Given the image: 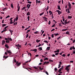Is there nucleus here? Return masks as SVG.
Returning <instances> with one entry per match:
<instances>
[{"mask_svg": "<svg viewBox=\"0 0 75 75\" xmlns=\"http://www.w3.org/2000/svg\"><path fill=\"white\" fill-rule=\"evenodd\" d=\"M30 6H31V4H28L27 5V8H28V9H29Z\"/></svg>", "mask_w": 75, "mask_h": 75, "instance_id": "nucleus-1", "label": "nucleus"}, {"mask_svg": "<svg viewBox=\"0 0 75 75\" xmlns=\"http://www.w3.org/2000/svg\"><path fill=\"white\" fill-rule=\"evenodd\" d=\"M13 18H11L10 19V24H13V21L12 20V19Z\"/></svg>", "mask_w": 75, "mask_h": 75, "instance_id": "nucleus-2", "label": "nucleus"}, {"mask_svg": "<svg viewBox=\"0 0 75 75\" xmlns=\"http://www.w3.org/2000/svg\"><path fill=\"white\" fill-rule=\"evenodd\" d=\"M6 52H7L8 54H11L12 53L11 51V50H7Z\"/></svg>", "mask_w": 75, "mask_h": 75, "instance_id": "nucleus-3", "label": "nucleus"}, {"mask_svg": "<svg viewBox=\"0 0 75 75\" xmlns=\"http://www.w3.org/2000/svg\"><path fill=\"white\" fill-rule=\"evenodd\" d=\"M15 46H16V47H17L18 48V47H20V48H21V45L19 44H18V45H15Z\"/></svg>", "mask_w": 75, "mask_h": 75, "instance_id": "nucleus-4", "label": "nucleus"}, {"mask_svg": "<svg viewBox=\"0 0 75 75\" xmlns=\"http://www.w3.org/2000/svg\"><path fill=\"white\" fill-rule=\"evenodd\" d=\"M49 62H48V61L45 62H44L43 65H45V64H46V65H47V64H49Z\"/></svg>", "mask_w": 75, "mask_h": 75, "instance_id": "nucleus-5", "label": "nucleus"}, {"mask_svg": "<svg viewBox=\"0 0 75 75\" xmlns=\"http://www.w3.org/2000/svg\"><path fill=\"white\" fill-rule=\"evenodd\" d=\"M57 8L58 10H61V8L60 7V5H57Z\"/></svg>", "mask_w": 75, "mask_h": 75, "instance_id": "nucleus-6", "label": "nucleus"}, {"mask_svg": "<svg viewBox=\"0 0 75 75\" xmlns=\"http://www.w3.org/2000/svg\"><path fill=\"white\" fill-rule=\"evenodd\" d=\"M56 12H57L58 13V14L59 15H60V11L59 10H57L56 11Z\"/></svg>", "mask_w": 75, "mask_h": 75, "instance_id": "nucleus-7", "label": "nucleus"}, {"mask_svg": "<svg viewBox=\"0 0 75 75\" xmlns=\"http://www.w3.org/2000/svg\"><path fill=\"white\" fill-rule=\"evenodd\" d=\"M16 65H17L16 67H19V66L21 65V63H18L16 64Z\"/></svg>", "mask_w": 75, "mask_h": 75, "instance_id": "nucleus-8", "label": "nucleus"}, {"mask_svg": "<svg viewBox=\"0 0 75 75\" xmlns=\"http://www.w3.org/2000/svg\"><path fill=\"white\" fill-rule=\"evenodd\" d=\"M54 52L55 53H56V52H59V50L58 49L57 50L54 51Z\"/></svg>", "mask_w": 75, "mask_h": 75, "instance_id": "nucleus-9", "label": "nucleus"}, {"mask_svg": "<svg viewBox=\"0 0 75 75\" xmlns=\"http://www.w3.org/2000/svg\"><path fill=\"white\" fill-rule=\"evenodd\" d=\"M8 40H9V41H12L13 40H12V39H11V38L9 37L8 38Z\"/></svg>", "mask_w": 75, "mask_h": 75, "instance_id": "nucleus-10", "label": "nucleus"}, {"mask_svg": "<svg viewBox=\"0 0 75 75\" xmlns=\"http://www.w3.org/2000/svg\"><path fill=\"white\" fill-rule=\"evenodd\" d=\"M2 45H3L5 43V41L3 40L2 42Z\"/></svg>", "mask_w": 75, "mask_h": 75, "instance_id": "nucleus-11", "label": "nucleus"}, {"mask_svg": "<svg viewBox=\"0 0 75 75\" xmlns=\"http://www.w3.org/2000/svg\"><path fill=\"white\" fill-rule=\"evenodd\" d=\"M59 34L58 33H57L56 34L54 33V34L53 35H55V36H57V35H58Z\"/></svg>", "mask_w": 75, "mask_h": 75, "instance_id": "nucleus-12", "label": "nucleus"}, {"mask_svg": "<svg viewBox=\"0 0 75 75\" xmlns=\"http://www.w3.org/2000/svg\"><path fill=\"white\" fill-rule=\"evenodd\" d=\"M5 46L7 48H9V47L8 46V45L7 44L5 45Z\"/></svg>", "mask_w": 75, "mask_h": 75, "instance_id": "nucleus-13", "label": "nucleus"}, {"mask_svg": "<svg viewBox=\"0 0 75 75\" xmlns=\"http://www.w3.org/2000/svg\"><path fill=\"white\" fill-rule=\"evenodd\" d=\"M30 12L28 11L27 13V16H30Z\"/></svg>", "mask_w": 75, "mask_h": 75, "instance_id": "nucleus-14", "label": "nucleus"}, {"mask_svg": "<svg viewBox=\"0 0 75 75\" xmlns=\"http://www.w3.org/2000/svg\"><path fill=\"white\" fill-rule=\"evenodd\" d=\"M9 31H10V33H11V35H12V33H13V30H9Z\"/></svg>", "mask_w": 75, "mask_h": 75, "instance_id": "nucleus-15", "label": "nucleus"}, {"mask_svg": "<svg viewBox=\"0 0 75 75\" xmlns=\"http://www.w3.org/2000/svg\"><path fill=\"white\" fill-rule=\"evenodd\" d=\"M18 20V16H17L16 18L15 21H17Z\"/></svg>", "mask_w": 75, "mask_h": 75, "instance_id": "nucleus-16", "label": "nucleus"}, {"mask_svg": "<svg viewBox=\"0 0 75 75\" xmlns=\"http://www.w3.org/2000/svg\"><path fill=\"white\" fill-rule=\"evenodd\" d=\"M50 47H47V51H48L50 50Z\"/></svg>", "mask_w": 75, "mask_h": 75, "instance_id": "nucleus-17", "label": "nucleus"}, {"mask_svg": "<svg viewBox=\"0 0 75 75\" xmlns=\"http://www.w3.org/2000/svg\"><path fill=\"white\" fill-rule=\"evenodd\" d=\"M66 34H68V35H69V32L68 31H67L66 32Z\"/></svg>", "mask_w": 75, "mask_h": 75, "instance_id": "nucleus-18", "label": "nucleus"}, {"mask_svg": "<svg viewBox=\"0 0 75 75\" xmlns=\"http://www.w3.org/2000/svg\"><path fill=\"white\" fill-rule=\"evenodd\" d=\"M40 40H38V39H37V40H36V42H38H38H40Z\"/></svg>", "mask_w": 75, "mask_h": 75, "instance_id": "nucleus-19", "label": "nucleus"}, {"mask_svg": "<svg viewBox=\"0 0 75 75\" xmlns=\"http://www.w3.org/2000/svg\"><path fill=\"white\" fill-rule=\"evenodd\" d=\"M26 8V7L25 6L23 7V8H22L21 10H24V9H25Z\"/></svg>", "mask_w": 75, "mask_h": 75, "instance_id": "nucleus-20", "label": "nucleus"}, {"mask_svg": "<svg viewBox=\"0 0 75 75\" xmlns=\"http://www.w3.org/2000/svg\"><path fill=\"white\" fill-rule=\"evenodd\" d=\"M68 18H70V19L72 18V16H68Z\"/></svg>", "mask_w": 75, "mask_h": 75, "instance_id": "nucleus-21", "label": "nucleus"}, {"mask_svg": "<svg viewBox=\"0 0 75 75\" xmlns=\"http://www.w3.org/2000/svg\"><path fill=\"white\" fill-rule=\"evenodd\" d=\"M43 18H44V19L45 20H46L47 19V18H46L45 17V16L43 17Z\"/></svg>", "mask_w": 75, "mask_h": 75, "instance_id": "nucleus-22", "label": "nucleus"}, {"mask_svg": "<svg viewBox=\"0 0 75 75\" xmlns=\"http://www.w3.org/2000/svg\"><path fill=\"white\" fill-rule=\"evenodd\" d=\"M68 5H69V7H70L71 6V4H70V3H69V2Z\"/></svg>", "mask_w": 75, "mask_h": 75, "instance_id": "nucleus-23", "label": "nucleus"}, {"mask_svg": "<svg viewBox=\"0 0 75 75\" xmlns=\"http://www.w3.org/2000/svg\"><path fill=\"white\" fill-rule=\"evenodd\" d=\"M11 8H13V4H11Z\"/></svg>", "mask_w": 75, "mask_h": 75, "instance_id": "nucleus-24", "label": "nucleus"}, {"mask_svg": "<svg viewBox=\"0 0 75 75\" xmlns=\"http://www.w3.org/2000/svg\"><path fill=\"white\" fill-rule=\"evenodd\" d=\"M45 42L46 43H48V42L47 40H45L43 42Z\"/></svg>", "mask_w": 75, "mask_h": 75, "instance_id": "nucleus-25", "label": "nucleus"}, {"mask_svg": "<svg viewBox=\"0 0 75 75\" xmlns=\"http://www.w3.org/2000/svg\"><path fill=\"white\" fill-rule=\"evenodd\" d=\"M34 34H38V31H36V32H34Z\"/></svg>", "mask_w": 75, "mask_h": 75, "instance_id": "nucleus-26", "label": "nucleus"}, {"mask_svg": "<svg viewBox=\"0 0 75 75\" xmlns=\"http://www.w3.org/2000/svg\"><path fill=\"white\" fill-rule=\"evenodd\" d=\"M20 6H18V12L20 10Z\"/></svg>", "mask_w": 75, "mask_h": 75, "instance_id": "nucleus-27", "label": "nucleus"}, {"mask_svg": "<svg viewBox=\"0 0 75 75\" xmlns=\"http://www.w3.org/2000/svg\"><path fill=\"white\" fill-rule=\"evenodd\" d=\"M28 55H30V57H31V54L30 53H28Z\"/></svg>", "mask_w": 75, "mask_h": 75, "instance_id": "nucleus-28", "label": "nucleus"}, {"mask_svg": "<svg viewBox=\"0 0 75 75\" xmlns=\"http://www.w3.org/2000/svg\"><path fill=\"white\" fill-rule=\"evenodd\" d=\"M44 13V12H43L42 13H40V16H42Z\"/></svg>", "mask_w": 75, "mask_h": 75, "instance_id": "nucleus-29", "label": "nucleus"}, {"mask_svg": "<svg viewBox=\"0 0 75 75\" xmlns=\"http://www.w3.org/2000/svg\"><path fill=\"white\" fill-rule=\"evenodd\" d=\"M9 40H6V43H9Z\"/></svg>", "mask_w": 75, "mask_h": 75, "instance_id": "nucleus-30", "label": "nucleus"}, {"mask_svg": "<svg viewBox=\"0 0 75 75\" xmlns=\"http://www.w3.org/2000/svg\"><path fill=\"white\" fill-rule=\"evenodd\" d=\"M28 3H29V4H31L32 2L31 1H28L27 2Z\"/></svg>", "mask_w": 75, "mask_h": 75, "instance_id": "nucleus-31", "label": "nucleus"}, {"mask_svg": "<svg viewBox=\"0 0 75 75\" xmlns=\"http://www.w3.org/2000/svg\"><path fill=\"white\" fill-rule=\"evenodd\" d=\"M6 24H2V26H3V27H4L6 26Z\"/></svg>", "mask_w": 75, "mask_h": 75, "instance_id": "nucleus-32", "label": "nucleus"}, {"mask_svg": "<svg viewBox=\"0 0 75 75\" xmlns=\"http://www.w3.org/2000/svg\"><path fill=\"white\" fill-rule=\"evenodd\" d=\"M61 70H62V69H61V68H60L59 69V70L58 71V72H61Z\"/></svg>", "mask_w": 75, "mask_h": 75, "instance_id": "nucleus-33", "label": "nucleus"}, {"mask_svg": "<svg viewBox=\"0 0 75 75\" xmlns=\"http://www.w3.org/2000/svg\"><path fill=\"white\" fill-rule=\"evenodd\" d=\"M8 27V26L5 27L4 28V30H6V29L7 28V27Z\"/></svg>", "mask_w": 75, "mask_h": 75, "instance_id": "nucleus-34", "label": "nucleus"}, {"mask_svg": "<svg viewBox=\"0 0 75 75\" xmlns=\"http://www.w3.org/2000/svg\"><path fill=\"white\" fill-rule=\"evenodd\" d=\"M10 16L9 15L8 16H6V18H8L9 17H10Z\"/></svg>", "mask_w": 75, "mask_h": 75, "instance_id": "nucleus-35", "label": "nucleus"}, {"mask_svg": "<svg viewBox=\"0 0 75 75\" xmlns=\"http://www.w3.org/2000/svg\"><path fill=\"white\" fill-rule=\"evenodd\" d=\"M58 67H58V68H59L61 67V65H60V64H59Z\"/></svg>", "mask_w": 75, "mask_h": 75, "instance_id": "nucleus-36", "label": "nucleus"}, {"mask_svg": "<svg viewBox=\"0 0 75 75\" xmlns=\"http://www.w3.org/2000/svg\"><path fill=\"white\" fill-rule=\"evenodd\" d=\"M33 51H37V49H35L33 50Z\"/></svg>", "mask_w": 75, "mask_h": 75, "instance_id": "nucleus-37", "label": "nucleus"}, {"mask_svg": "<svg viewBox=\"0 0 75 75\" xmlns=\"http://www.w3.org/2000/svg\"><path fill=\"white\" fill-rule=\"evenodd\" d=\"M58 54H59V53H55V55H58Z\"/></svg>", "mask_w": 75, "mask_h": 75, "instance_id": "nucleus-38", "label": "nucleus"}, {"mask_svg": "<svg viewBox=\"0 0 75 75\" xmlns=\"http://www.w3.org/2000/svg\"><path fill=\"white\" fill-rule=\"evenodd\" d=\"M6 9H7V8H3V10H6Z\"/></svg>", "mask_w": 75, "mask_h": 75, "instance_id": "nucleus-39", "label": "nucleus"}, {"mask_svg": "<svg viewBox=\"0 0 75 75\" xmlns=\"http://www.w3.org/2000/svg\"><path fill=\"white\" fill-rule=\"evenodd\" d=\"M48 59V58H47V57H46V58L44 59V60L45 61V60H47Z\"/></svg>", "mask_w": 75, "mask_h": 75, "instance_id": "nucleus-40", "label": "nucleus"}, {"mask_svg": "<svg viewBox=\"0 0 75 75\" xmlns=\"http://www.w3.org/2000/svg\"><path fill=\"white\" fill-rule=\"evenodd\" d=\"M59 27H62V25H61V23H59Z\"/></svg>", "mask_w": 75, "mask_h": 75, "instance_id": "nucleus-41", "label": "nucleus"}, {"mask_svg": "<svg viewBox=\"0 0 75 75\" xmlns=\"http://www.w3.org/2000/svg\"><path fill=\"white\" fill-rule=\"evenodd\" d=\"M62 57H65V54H63L62 55Z\"/></svg>", "mask_w": 75, "mask_h": 75, "instance_id": "nucleus-42", "label": "nucleus"}, {"mask_svg": "<svg viewBox=\"0 0 75 75\" xmlns=\"http://www.w3.org/2000/svg\"><path fill=\"white\" fill-rule=\"evenodd\" d=\"M49 8V7L48 6H47V8L46 10V11H47V10H48Z\"/></svg>", "mask_w": 75, "mask_h": 75, "instance_id": "nucleus-43", "label": "nucleus"}, {"mask_svg": "<svg viewBox=\"0 0 75 75\" xmlns=\"http://www.w3.org/2000/svg\"><path fill=\"white\" fill-rule=\"evenodd\" d=\"M67 29H65L62 30V31H67Z\"/></svg>", "mask_w": 75, "mask_h": 75, "instance_id": "nucleus-44", "label": "nucleus"}, {"mask_svg": "<svg viewBox=\"0 0 75 75\" xmlns=\"http://www.w3.org/2000/svg\"><path fill=\"white\" fill-rule=\"evenodd\" d=\"M45 73L47 75H49V74H48V72L47 71L45 72Z\"/></svg>", "mask_w": 75, "mask_h": 75, "instance_id": "nucleus-45", "label": "nucleus"}, {"mask_svg": "<svg viewBox=\"0 0 75 75\" xmlns=\"http://www.w3.org/2000/svg\"><path fill=\"white\" fill-rule=\"evenodd\" d=\"M28 34H27L26 35V38H28Z\"/></svg>", "mask_w": 75, "mask_h": 75, "instance_id": "nucleus-46", "label": "nucleus"}, {"mask_svg": "<svg viewBox=\"0 0 75 75\" xmlns=\"http://www.w3.org/2000/svg\"><path fill=\"white\" fill-rule=\"evenodd\" d=\"M70 22H71V21H69L68 22H67V24H69V23Z\"/></svg>", "mask_w": 75, "mask_h": 75, "instance_id": "nucleus-47", "label": "nucleus"}, {"mask_svg": "<svg viewBox=\"0 0 75 75\" xmlns=\"http://www.w3.org/2000/svg\"><path fill=\"white\" fill-rule=\"evenodd\" d=\"M72 48L73 50H75V47H74V46L72 47Z\"/></svg>", "mask_w": 75, "mask_h": 75, "instance_id": "nucleus-48", "label": "nucleus"}, {"mask_svg": "<svg viewBox=\"0 0 75 75\" xmlns=\"http://www.w3.org/2000/svg\"><path fill=\"white\" fill-rule=\"evenodd\" d=\"M59 64L60 65H61V64H62V62H59Z\"/></svg>", "mask_w": 75, "mask_h": 75, "instance_id": "nucleus-49", "label": "nucleus"}, {"mask_svg": "<svg viewBox=\"0 0 75 75\" xmlns=\"http://www.w3.org/2000/svg\"><path fill=\"white\" fill-rule=\"evenodd\" d=\"M70 50H72V47H71L70 49H69Z\"/></svg>", "mask_w": 75, "mask_h": 75, "instance_id": "nucleus-50", "label": "nucleus"}, {"mask_svg": "<svg viewBox=\"0 0 75 75\" xmlns=\"http://www.w3.org/2000/svg\"><path fill=\"white\" fill-rule=\"evenodd\" d=\"M39 49L40 50H42V47H39Z\"/></svg>", "mask_w": 75, "mask_h": 75, "instance_id": "nucleus-51", "label": "nucleus"}, {"mask_svg": "<svg viewBox=\"0 0 75 75\" xmlns=\"http://www.w3.org/2000/svg\"><path fill=\"white\" fill-rule=\"evenodd\" d=\"M3 30H4V32H5V31H7V29H4Z\"/></svg>", "mask_w": 75, "mask_h": 75, "instance_id": "nucleus-52", "label": "nucleus"}, {"mask_svg": "<svg viewBox=\"0 0 75 75\" xmlns=\"http://www.w3.org/2000/svg\"><path fill=\"white\" fill-rule=\"evenodd\" d=\"M68 69H69V68H68L67 67H66L65 68V69H66V70H67Z\"/></svg>", "mask_w": 75, "mask_h": 75, "instance_id": "nucleus-53", "label": "nucleus"}, {"mask_svg": "<svg viewBox=\"0 0 75 75\" xmlns=\"http://www.w3.org/2000/svg\"><path fill=\"white\" fill-rule=\"evenodd\" d=\"M54 69L55 71H56L57 70V68H54Z\"/></svg>", "mask_w": 75, "mask_h": 75, "instance_id": "nucleus-54", "label": "nucleus"}, {"mask_svg": "<svg viewBox=\"0 0 75 75\" xmlns=\"http://www.w3.org/2000/svg\"><path fill=\"white\" fill-rule=\"evenodd\" d=\"M54 34H52V38H53L54 37Z\"/></svg>", "mask_w": 75, "mask_h": 75, "instance_id": "nucleus-55", "label": "nucleus"}, {"mask_svg": "<svg viewBox=\"0 0 75 75\" xmlns=\"http://www.w3.org/2000/svg\"><path fill=\"white\" fill-rule=\"evenodd\" d=\"M52 18H54V16H53V14H52Z\"/></svg>", "mask_w": 75, "mask_h": 75, "instance_id": "nucleus-56", "label": "nucleus"}, {"mask_svg": "<svg viewBox=\"0 0 75 75\" xmlns=\"http://www.w3.org/2000/svg\"><path fill=\"white\" fill-rule=\"evenodd\" d=\"M53 31H55V29H53L52 30H51V32Z\"/></svg>", "mask_w": 75, "mask_h": 75, "instance_id": "nucleus-57", "label": "nucleus"}, {"mask_svg": "<svg viewBox=\"0 0 75 75\" xmlns=\"http://www.w3.org/2000/svg\"><path fill=\"white\" fill-rule=\"evenodd\" d=\"M50 23H51V22H50V21H49L48 23V24L49 25H50Z\"/></svg>", "mask_w": 75, "mask_h": 75, "instance_id": "nucleus-58", "label": "nucleus"}, {"mask_svg": "<svg viewBox=\"0 0 75 75\" xmlns=\"http://www.w3.org/2000/svg\"><path fill=\"white\" fill-rule=\"evenodd\" d=\"M5 55H8L7 52H5Z\"/></svg>", "mask_w": 75, "mask_h": 75, "instance_id": "nucleus-59", "label": "nucleus"}, {"mask_svg": "<svg viewBox=\"0 0 75 75\" xmlns=\"http://www.w3.org/2000/svg\"><path fill=\"white\" fill-rule=\"evenodd\" d=\"M61 38V37H59L58 38H57V40H58L59 38Z\"/></svg>", "mask_w": 75, "mask_h": 75, "instance_id": "nucleus-60", "label": "nucleus"}, {"mask_svg": "<svg viewBox=\"0 0 75 75\" xmlns=\"http://www.w3.org/2000/svg\"><path fill=\"white\" fill-rule=\"evenodd\" d=\"M55 27V25H52V27Z\"/></svg>", "mask_w": 75, "mask_h": 75, "instance_id": "nucleus-61", "label": "nucleus"}, {"mask_svg": "<svg viewBox=\"0 0 75 75\" xmlns=\"http://www.w3.org/2000/svg\"><path fill=\"white\" fill-rule=\"evenodd\" d=\"M4 20H3L2 21V24H4Z\"/></svg>", "mask_w": 75, "mask_h": 75, "instance_id": "nucleus-62", "label": "nucleus"}, {"mask_svg": "<svg viewBox=\"0 0 75 75\" xmlns=\"http://www.w3.org/2000/svg\"><path fill=\"white\" fill-rule=\"evenodd\" d=\"M55 55H54V54H53L52 55V57H55Z\"/></svg>", "mask_w": 75, "mask_h": 75, "instance_id": "nucleus-63", "label": "nucleus"}, {"mask_svg": "<svg viewBox=\"0 0 75 75\" xmlns=\"http://www.w3.org/2000/svg\"><path fill=\"white\" fill-rule=\"evenodd\" d=\"M72 54H75V51L73 52Z\"/></svg>", "mask_w": 75, "mask_h": 75, "instance_id": "nucleus-64", "label": "nucleus"}]
</instances>
